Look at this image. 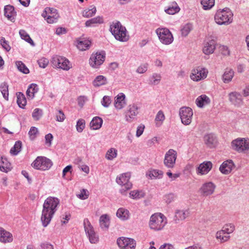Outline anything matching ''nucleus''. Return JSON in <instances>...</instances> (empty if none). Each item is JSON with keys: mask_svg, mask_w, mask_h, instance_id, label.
I'll return each instance as SVG.
<instances>
[{"mask_svg": "<svg viewBox=\"0 0 249 249\" xmlns=\"http://www.w3.org/2000/svg\"><path fill=\"white\" fill-rule=\"evenodd\" d=\"M216 186L212 182H208L204 183L200 189V193L204 196L212 195L214 192Z\"/></svg>", "mask_w": 249, "mask_h": 249, "instance_id": "aec40b11", "label": "nucleus"}, {"mask_svg": "<svg viewBox=\"0 0 249 249\" xmlns=\"http://www.w3.org/2000/svg\"><path fill=\"white\" fill-rule=\"evenodd\" d=\"M84 227L85 232L89 239V242L91 244L97 243L99 241L98 236L96 235L93 227L88 218H85L84 220Z\"/></svg>", "mask_w": 249, "mask_h": 249, "instance_id": "9d476101", "label": "nucleus"}, {"mask_svg": "<svg viewBox=\"0 0 249 249\" xmlns=\"http://www.w3.org/2000/svg\"><path fill=\"white\" fill-rule=\"evenodd\" d=\"M107 78L103 75L97 76L93 81V85L95 87L105 85L107 83Z\"/></svg>", "mask_w": 249, "mask_h": 249, "instance_id": "e433bc0d", "label": "nucleus"}, {"mask_svg": "<svg viewBox=\"0 0 249 249\" xmlns=\"http://www.w3.org/2000/svg\"><path fill=\"white\" fill-rule=\"evenodd\" d=\"M4 16L10 21L14 22L16 12L13 6L8 5L4 7Z\"/></svg>", "mask_w": 249, "mask_h": 249, "instance_id": "a878e982", "label": "nucleus"}, {"mask_svg": "<svg viewBox=\"0 0 249 249\" xmlns=\"http://www.w3.org/2000/svg\"><path fill=\"white\" fill-rule=\"evenodd\" d=\"M192 29L193 25L191 23L186 24L181 30V35L186 36Z\"/></svg>", "mask_w": 249, "mask_h": 249, "instance_id": "603ef678", "label": "nucleus"}, {"mask_svg": "<svg viewBox=\"0 0 249 249\" xmlns=\"http://www.w3.org/2000/svg\"><path fill=\"white\" fill-rule=\"evenodd\" d=\"M51 63L53 67L68 71L71 68L70 62L64 57L54 55L52 57Z\"/></svg>", "mask_w": 249, "mask_h": 249, "instance_id": "1a4fd4ad", "label": "nucleus"}, {"mask_svg": "<svg viewBox=\"0 0 249 249\" xmlns=\"http://www.w3.org/2000/svg\"><path fill=\"white\" fill-rule=\"evenodd\" d=\"M177 158V153L173 149H169L165 154L164 159V165L169 168L174 167Z\"/></svg>", "mask_w": 249, "mask_h": 249, "instance_id": "2eb2a0df", "label": "nucleus"}, {"mask_svg": "<svg viewBox=\"0 0 249 249\" xmlns=\"http://www.w3.org/2000/svg\"><path fill=\"white\" fill-rule=\"evenodd\" d=\"M229 101L231 104L236 107H240L243 105L242 95L238 92L234 91L229 94Z\"/></svg>", "mask_w": 249, "mask_h": 249, "instance_id": "a211bd4d", "label": "nucleus"}, {"mask_svg": "<svg viewBox=\"0 0 249 249\" xmlns=\"http://www.w3.org/2000/svg\"><path fill=\"white\" fill-rule=\"evenodd\" d=\"M117 243L120 249H135L136 246L133 239L124 237L118 238Z\"/></svg>", "mask_w": 249, "mask_h": 249, "instance_id": "4468645a", "label": "nucleus"}, {"mask_svg": "<svg viewBox=\"0 0 249 249\" xmlns=\"http://www.w3.org/2000/svg\"><path fill=\"white\" fill-rule=\"evenodd\" d=\"M19 34L20 35L21 38L22 39H24L26 42L30 43L31 45L33 46L35 45L34 41L31 39L29 34L25 31L23 30H20L19 32Z\"/></svg>", "mask_w": 249, "mask_h": 249, "instance_id": "37998d69", "label": "nucleus"}, {"mask_svg": "<svg viewBox=\"0 0 249 249\" xmlns=\"http://www.w3.org/2000/svg\"><path fill=\"white\" fill-rule=\"evenodd\" d=\"M234 230V225L232 223H230L224 225L221 231L227 234H229L233 232Z\"/></svg>", "mask_w": 249, "mask_h": 249, "instance_id": "8fccbe9b", "label": "nucleus"}, {"mask_svg": "<svg viewBox=\"0 0 249 249\" xmlns=\"http://www.w3.org/2000/svg\"><path fill=\"white\" fill-rule=\"evenodd\" d=\"M38 91L37 85L36 84H32L30 85L26 91V94L28 98L33 99L35 96V93Z\"/></svg>", "mask_w": 249, "mask_h": 249, "instance_id": "58836bf2", "label": "nucleus"}, {"mask_svg": "<svg viewBox=\"0 0 249 249\" xmlns=\"http://www.w3.org/2000/svg\"><path fill=\"white\" fill-rule=\"evenodd\" d=\"M45 144L48 146H50L52 145V141L53 139V136L52 134L49 133L45 135Z\"/></svg>", "mask_w": 249, "mask_h": 249, "instance_id": "338daca9", "label": "nucleus"}, {"mask_svg": "<svg viewBox=\"0 0 249 249\" xmlns=\"http://www.w3.org/2000/svg\"><path fill=\"white\" fill-rule=\"evenodd\" d=\"M212 163L210 161L204 162L201 163L196 169L197 174L206 175L212 169Z\"/></svg>", "mask_w": 249, "mask_h": 249, "instance_id": "b1692460", "label": "nucleus"}, {"mask_svg": "<svg viewBox=\"0 0 249 249\" xmlns=\"http://www.w3.org/2000/svg\"><path fill=\"white\" fill-rule=\"evenodd\" d=\"M125 95L123 93H119L116 97H115L114 106L117 109L123 108L126 105Z\"/></svg>", "mask_w": 249, "mask_h": 249, "instance_id": "4be33fe9", "label": "nucleus"}, {"mask_svg": "<svg viewBox=\"0 0 249 249\" xmlns=\"http://www.w3.org/2000/svg\"><path fill=\"white\" fill-rule=\"evenodd\" d=\"M234 167V164L232 160H229L223 162L219 167V170L222 174L228 175L231 172Z\"/></svg>", "mask_w": 249, "mask_h": 249, "instance_id": "412c9836", "label": "nucleus"}, {"mask_svg": "<svg viewBox=\"0 0 249 249\" xmlns=\"http://www.w3.org/2000/svg\"><path fill=\"white\" fill-rule=\"evenodd\" d=\"M234 74L233 70L230 68L226 69L223 75L222 80L224 83L228 84L232 79Z\"/></svg>", "mask_w": 249, "mask_h": 249, "instance_id": "2f4dec72", "label": "nucleus"}, {"mask_svg": "<svg viewBox=\"0 0 249 249\" xmlns=\"http://www.w3.org/2000/svg\"><path fill=\"white\" fill-rule=\"evenodd\" d=\"M166 224L167 219L161 213L153 214L149 221V228L155 231L162 230Z\"/></svg>", "mask_w": 249, "mask_h": 249, "instance_id": "20e7f679", "label": "nucleus"}, {"mask_svg": "<svg viewBox=\"0 0 249 249\" xmlns=\"http://www.w3.org/2000/svg\"><path fill=\"white\" fill-rule=\"evenodd\" d=\"M53 165V162L45 157L39 156L32 163V166L36 169L45 171L49 170Z\"/></svg>", "mask_w": 249, "mask_h": 249, "instance_id": "0eeeda50", "label": "nucleus"}, {"mask_svg": "<svg viewBox=\"0 0 249 249\" xmlns=\"http://www.w3.org/2000/svg\"><path fill=\"white\" fill-rule=\"evenodd\" d=\"M116 216L121 220L125 221L130 217V213L128 210L124 208H120L116 212Z\"/></svg>", "mask_w": 249, "mask_h": 249, "instance_id": "7c9ffc66", "label": "nucleus"}, {"mask_svg": "<svg viewBox=\"0 0 249 249\" xmlns=\"http://www.w3.org/2000/svg\"><path fill=\"white\" fill-rule=\"evenodd\" d=\"M89 195L86 193V190L85 189H82L80 193L77 195V196L83 200L86 199L88 198Z\"/></svg>", "mask_w": 249, "mask_h": 249, "instance_id": "774afa93", "label": "nucleus"}, {"mask_svg": "<svg viewBox=\"0 0 249 249\" xmlns=\"http://www.w3.org/2000/svg\"><path fill=\"white\" fill-rule=\"evenodd\" d=\"M37 134H38L37 128L35 126H32L28 132L30 139L32 141L34 140L36 138Z\"/></svg>", "mask_w": 249, "mask_h": 249, "instance_id": "6e6d98bb", "label": "nucleus"}, {"mask_svg": "<svg viewBox=\"0 0 249 249\" xmlns=\"http://www.w3.org/2000/svg\"><path fill=\"white\" fill-rule=\"evenodd\" d=\"M208 73V71L206 68L198 66L192 71L190 78L194 81L198 82L205 79L207 76Z\"/></svg>", "mask_w": 249, "mask_h": 249, "instance_id": "9b49d317", "label": "nucleus"}, {"mask_svg": "<svg viewBox=\"0 0 249 249\" xmlns=\"http://www.w3.org/2000/svg\"><path fill=\"white\" fill-rule=\"evenodd\" d=\"M148 64L145 63L142 65H141L137 69V72L142 74L145 72L148 69Z\"/></svg>", "mask_w": 249, "mask_h": 249, "instance_id": "0e129e2a", "label": "nucleus"}, {"mask_svg": "<svg viewBox=\"0 0 249 249\" xmlns=\"http://www.w3.org/2000/svg\"><path fill=\"white\" fill-rule=\"evenodd\" d=\"M37 62L40 67L45 68L49 64V60L48 59L43 57L39 59Z\"/></svg>", "mask_w": 249, "mask_h": 249, "instance_id": "e2e57ef3", "label": "nucleus"}, {"mask_svg": "<svg viewBox=\"0 0 249 249\" xmlns=\"http://www.w3.org/2000/svg\"><path fill=\"white\" fill-rule=\"evenodd\" d=\"M91 41L85 38H79L76 40V46L81 51L89 50L91 46Z\"/></svg>", "mask_w": 249, "mask_h": 249, "instance_id": "5701e85b", "label": "nucleus"}, {"mask_svg": "<svg viewBox=\"0 0 249 249\" xmlns=\"http://www.w3.org/2000/svg\"><path fill=\"white\" fill-rule=\"evenodd\" d=\"M96 12V8L95 6H91L90 8L86 9L83 12V16L85 18H89L94 16Z\"/></svg>", "mask_w": 249, "mask_h": 249, "instance_id": "a18cd8bd", "label": "nucleus"}, {"mask_svg": "<svg viewBox=\"0 0 249 249\" xmlns=\"http://www.w3.org/2000/svg\"><path fill=\"white\" fill-rule=\"evenodd\" d=\"M179 10L180 8L176 2H173L164 9V11L169 15H174L178 13Z\"/></svg>", "mask_w": 249, "mask_h": 249, "instance_id": "72a5a7b5", "label": "nucleus"}, {"mask_svg": "<svg viewBox=\"0 0 249 249\" xmlns=\"http://www.w3.org/2000/svg\"><path fill=\"white\" fill-rule=\"evenodd\" d=\"M130 197L133 199H140L144 196V193L142 191L134 190L129 193Z\"/></svg>", "mask_w": 249, "mask_h": 249, "instance_id": "de8ad7c7", "label": "nucleus"}, {"mask_svg": "<svg viewBox=\"0 0 249 249\" xmlns=\"http://www.w3.org/2000/svg\"><path fill=\"white\" fill-rule=\"evenodd\" d=\"M103 124V120L99 117H95L90 123V127L93 130L99 129Z\"/></svg>", "mask_w": 249, "mask_h": 249, "instance_id": "c9c22d12", "label": "nucleus"}, {"mask_svg": "<svg viewBox=\"0 0 249 249\" xmlns=\"http://www.w3.org/2000/svg\"><path fill=\"white\" fill-rule=\"evenodd\" d=\"M42 16L45 18L49 23L56 22L59 17L57 10L50 7H46L45 9L42 14Z\"/></svg>", "mask_w": 249, "mask_h": 249, "instance_id": "ddd939ff", "label": "nucleus"}, {"mask_svg": "<svg viewBox=\"0 0 249 249\" xmlns=\"http://www.w3.org/2000/svg\"><path fill=\"white\" fill-rule=\"evenodd\" d=\"M211 102L210 98L205 94L199 96L196 100V106L200 108L209 105Z\"/></svg>", "mask_w": 249, "mask_h": 249, "instance_id": "bb28decb", "label": "nucleus"}, {"mask_svg": "<svg viewBox=\"0 0 249 249\" xmlns=\"http://www.w3.org/2000/svg\"><path fill=\"white\" fill-rule=\"evenodd\" d=\"M156 33L161 43L165 45H169L173 42V36L168 29L159 28L156 30Z\"/></svg>", "mask_w": 249, "mask_h": 249, "instance_id": "423d86ee", "label": "nucleus"}, {"mask_svg": "<svg viewBox=\"0 0 249 249\" xmlns=\"http://www.w3.org/2000/svg\"><path fill=\"white\" fill-rule=\"evenodd\" d=\"M105 57L106 53L103 51L92 53L89 59V64L93 68H99L105 61Z\"/></svg>", "mask_w": 249, "mask_h": 249, "instance_id": "6e6552de", "label": "nucleus"}, {"mask_svg": "<svg viewBox=\"0 0 249 249\" xmlns=\"http://www.w3.org/2000/svg\"><path fill=\"white\" fill-rule=\"evenodd\" d=\"M219 51L221 53L224 55H230V50L229 48L226 46L224 45H220L219 47Z\"/></svg>", "mask_w": 249, "mask_h": 249, "instance_id": "69168bd1", "label": "nucleus"}, {"mask_svg": "<svg viewBox=\"0 0 249 249\" xmlns=\"http://www.w3.org/2000/svg\"><path fill=\"white\" fill-rule=\"evenodd\" d=\"M12 241V234L0 227V241L3 243H9Z\"/></svg>", "mask_w": 249, "mask_h": 249, "instance_id": "c85d7f7f", "label": "nucleus"}, {"mask_svg": "<svg viewBox=\"0 0 249 249\" xmlns=\"http://www.w3.org/2000/svg\"><path fill=\"white\" fill-rule=\"evenodd\" d=\"M179 115L181 123L183 124L187 125L192 122L193 112L190 107H181L179 109Z\"/></svg>", "mask_w": 249, "mask_h": 249, "instance_id": "f8f14e48", "label": "nucleus"}, {"mask_svg": "<svg viewBox=\"0 0 249 249\" xmlns=\"http://www.w3.org/2000/svg\"><path fill=\"white\" fill-rule=\"evenodd\" d=\"M117 155V150L113 148L109 149L107 152L106 158L108 160H112L116 157Z\"/></svg>", "mask_w": 249, "mask_h": 249, "instance_id": "3c124183", "label": "nucleus"}, {"mask_svg": "<svg viewBox=\"0 0 249 249\" xmlns=\"http://www.w3.org/2000/svg\"><path fill=\"white\" fill-rule=\"evenodd\" d=\"M233 13L229 8L218 10L214 15V20L218 25H227L233 21Z\"/></svg>", "mask_w": 249, "mask_h": 249, "instance_id": "7ed1b4c3", "label": "nucleus"}, {"mask_svg": "<svg viewBox=\"0 0 249 249\" xmlns=\"http://www.w3.org/2000/svg\"><path fill=\"white\" fill-rule=\"evenodd\" d=\"M17 103L19 107L24 108L26 105L27 101L25 95L21 92L17 93Z\"/></svg>", "mask_w": 249, "mask_h": 249, "instance_id": "4c0bfd02", "label": "nucleus"}, {"mask_svg": "<svg viewBox=\"0 0 249 249\" xmlns=\"http://www.w3.org/2000/svg\"><path fill=\"white\" fill-rule=\"evenodd\" d=\"M204 141L205 144L210 148L214 147L217 142L216 137L212 133L205 135Z\"/></svg>", "mask_w": 249, "mask_h": 249, "instance_id": "393cba45", "label": "nucleus"}, {"mask_svg": "<svg viewBox=\"0 0 249 249\" xmlns=\"http://www.w3.org/2000/svg\"><path fill=\"white\" fill-rule=\"evenodd\" d=\"M43 111L41 109L36 108H35L33 113L32 117L35 120H38L42 116Z\"/></svg>", "mask_w": 249, "mask_h": 249, "instance_id": "13d9d810", "label": "nucleus"}, {"mask_svg": "<svg viewBox=\"0 0 249 249\" xmlns=\"http://www.w3.org/2000/svg\"><path fill=\"white\" fill-rule=\"evenodd\" d=\"M85 121L83 119H79L76 123V128L77 132H82L85 128Z\"/></svg>", "mask_w": 249, "mask_h": 249, "instance_id": "4d7b16f0", "label": "nucleus"}, {"mask_svg": "<svg viewBox=\"0 0 249 249\" xmlns=\"http://www.w3.org/2000/svg\"><path fill=\"white\" fill-rule=\"evenodd\" d=\"M104 22V20L102 17L97 16L95 18H91L88 20L85 23L86 27H94L96 25L101 24Z\"/></svg>", "mask_w": 249, "mask_h": 249, "instance_id": "f704fd0d", "label": "nucleus"}, {"mask_svg": "<svg viewBox=\"0 0 249 249\" xmlns=\"http://www.w3.org/2000/svg\"><path fill=\"white\" fill-rule=\"evenodd\" d=\"M216 44V40L213 37H211V39L206 41L204 43L203 52L206 55L212 54L215 49Z\"/></svg>", "mask_w": 249, "mask_h": 249, "instance_id": "6ab92c4d", "label": "nucleus"}, {"mask_svg": "<svg viewBox=\"0 0 249 249\" xmlns=\"http://www.w3.org/2000/svg\"><path fill=\"white\" fill-rule=\"evenodd\" d=\"M139 107L135 104L129 105L125 111V118L128 122H131L139 113Z\"/></svg>", "mask_w": 249, "mask_h": 249, "instance_id": "dca6fc26", "label": "nucleus"}, {"mask_svg": "<svg viewBox=\"0 0 249 249\" xmlns=\"http://www.w3.org/2000/svg\"><path fill=\"white\" fill-rule=\"evenodd\" d=\"M12 166L11 163L4 158H0V170L7 173L11 171Z\"/></svg>", "mask_w": 249, "mask_h": 249, "instance_id": "473e14b6", "label": "nucleus"}, {"mask_svg": "<svg viewBox=\"0 0 249 249\" xmlns=\"http://www.w3.org/2000/svg\"><path fill=\"white\" fill-rule=\"evenodd\" d=\"M22 143L20 141L16 142L13 147L10 149V153L13 155H17L21 151Z\"/></svg>", "mask_w": 249, "mask_h": 249, "instance_id": "a19ab883", "label": "nucleus"}, {"mask_svg": "<svg viewBox=\"0 0 249 249\" xmlns=\"http://www.w3.org/2000/svg\"><path fill=\"white\" fill-rule=\"evenodd\" d=\"M99 223L102 229L105 231L107 230L110 224V219L108 215L107 214L102 215L100 217Z\"/></svg>", "mask_w": 249, "mask_h": 249, "instance_id": "c756f323", "label": "nucleus"}, {"mask_svg": "<svg viewBox=\"0 0 249 249\" xmlns=\"http://www.w3.org/2000/svg\"><path fill=\"white\" fill-rule=\"evenodd\" d=\"M56 114V120L59 122H62L65 119V115L61 110H58Z\"/></svg>", "mask_w": 249, "mask_h": 249, "instance_id": "bf43d9fd", "label": "nucleus"}, {"mask_svg": "<svg viewBox=\"0 0 249 249\" xmlns=\"http://www.w3.org/2000/svg\"><path fill=\"white\" fill-rule=\"evenodd\" d=\"M0 90L3 95V98L6 100H8V85L6 82H3L0 86Z\"/></svg>", "mask_w": 249, "mask_h": 249, "instance_id": "79ce46f5", "label": "nucleus"}, {"mask_svg": "<svg viewBox=\"0 0 249 249\" xmlns=\"http://www.w3.org/2000/svg\"><path fill=\"white\" fill-rule=\"evenodd\" d=\"M102 106L105 107H107L111 104V99L109 96H104L101 101Z\"/></svg>", "mask_w": 249, "mask_h": 249, "instance_id": "680f3d73", "label": "nucleus"}, {"mask_svg": "<svg viewBox=\"0 0 249 249\" xmlns=\"http://www.w3.org/2000/svg\"><path fill=\"white\" fill-rule=\"evenodd\" d=\"M163 175V172L159 170H152L150 171L149 176L151 178H161Z\"/></svg>", "mask_w": 249, "mask_h": 249, "instance_id": "5fc2aeb1", "label": "nucleus"}, {"mask_svg": "<svg viewBox=\"0 0 249 249\" xmlns=\"http://www.w3.org/2000/svg\"><path fill=\"white\" fill-rule=\"evenodd\" d=\"M165 120V116L162 111L160 110L157 114L155 121L156 122V126H160Z\"/></svg>", "mask_w": 249, "mask_h": 249, "instance_id": "c03bdc74", "label": "nucleus"}, {"mask_svg": "<svg viewBox=\"0 0 249 249\" xmlns=\"http://www.w3.org/2000/svg\"><path fill=\"white\" fill-rule=\"evenodd\" d=\"M225 234V233L221 230L219 231H218L216 233V235H215L216 238L217 239H220L221 243H224L225 242H226L228 240H229V239L230 238V236L228 235H224Z\"/></svg>", "mask_w": 249, "mask_h": 249, "instance_id": "09e8293b", "label": "nucleus"}, {"mask_svg": "<svg viewBox=\"0 0 249 249\" xmlns=\"http://www.w3.org/2000/svg\"><path fill=\"white\" fill-rule=\"evenodd\" d=\"M59 203V199L57 197L49 196L45 199L41 216V221L43 227H46L50 224L57 210Z\"/></svg>", "mask_w": 249, "mask_h": 249, "instance_id": "f257e3e1", "label": "nucleus"}, {"mask_svg": "<svg viewBox=\"0 0 249 249\" xmlns=\"http://www.w3.org/2000/svg\"><path fill=\"white\" fill-rule=\"evenodd\" d=\"M189 214L188 210H178L175 212L174 221L175 223H178L179 221L184 220Z\"/></svg>", "mask_w": 249, "mask_h": 249, "instance_id": "cd10ccee", "label": "nucleus"}, {"mask_svg": "<svg viewBox=\"0 0 249 249\" xmlns=\"http://www.w3.org/2000/svg\"><path fill=\"white\" fill-rule=\"evenodd\" d=\"M0 42L2 48L6 51L8 52L10 50L11 47L9 45L8 42L5 40L4 37H2L0 39Z\"/></svg>", "mask_w": 249, "mask_h": 249, "instance_id": "052dcab7", "label": "nucleus"}, {"mask_svg": "<svg viewBox=\"0 0 249 249\" xmlns=\"http://www.w3.org/2000/svg\"><path fill=\"white\" fill-rule=\"evenodd\" d=\"M201 4L204 10H209L214 5V0H201Z\"/></svg>", "mask_w": 249, "mask_h": 249, "instance_id": "49530a36", "label": "nucleus"}, {"mask_svg": "<svg viewBox=\"0 0 249 249\" xmlns=\"http://www.w3.org/2000/svg\"><path fill=\"white\" fill-rule=\"evenodd\" d=\"M161 78V76L160 74L154 73L149 78V84L152 85H157L160 82Z\"/></svg>", "mask_w": 249, "mask_h": 249, "instance_id": "ea45409f", "label": "nucleus"}, {"mask_svg": "<svg viewBox=\"0 0 249 249\" xmlns=\"http://www.w3.org/2000/svg\"><path fill=\"white\" fill-rule=\"evenodd\" d=\"M16 64L18 69L20 71L25 74L29 73V70L23 62L21 61H17Z\"/></svg>", "mask_w": 249, "mask_h": 249, "instance_id": "864d4df0", "label": "nucleus"}, {"mask_svg": "<svg viewBox=\"0 0 249 249\" xmlns=\"http://www.w3.org/2000/svg\"><path fill=\"white\" fill-rule=\"evenodd\" d=\"M130 178V173H125L122 174L119 177H117L116 181L118 184L124 186L126 189H130L132 188V184L129 182Z\"/></svg>", "mask_w": 249, "mask_h": 249, "instance_id": "f3484780", "label": "nucleus"}, {"mask_svg": "<svg viewBox=\"0 0 249 249\" xmlns=\"http://www.w3.org/2000/svg\"><path fill=\"white\" fill-rule=\"evenodd\" d=\"M110 31L117 40L125 42L129 39V36L127 34L125 27L118 21L113 22L110 25Z\"/></svg>", "mask_w": 249, "mask_h": 249, "instance_id": "f03ea898", "label": "nucleus"}, {"mask_svg": "<svg viewBox=\"0 0 249 249\" xmlns=\"http://www.w3.org/2000/svg\"><path fill=\"white\" fill-rule=\"evenodd\" d=\"M231 146L238 153H245L249 150V139L238 138L231 142Z\"/></svg>", "mask_w": 249, "mask_h": 249, "instance_id": "39448f33", "label": "nucleus"}]
</instances>
